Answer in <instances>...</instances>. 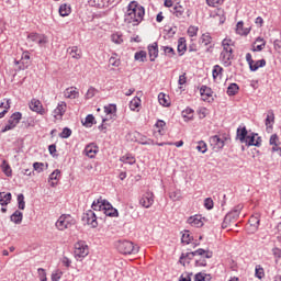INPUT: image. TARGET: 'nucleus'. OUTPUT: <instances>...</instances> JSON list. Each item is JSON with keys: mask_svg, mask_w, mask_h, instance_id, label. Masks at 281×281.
<instances>
[{"mask_svg": "<svg viewBox=\"0 0 281 281\" xmlns=\"http://www.w3.org/2000/svg\"><path fill=\"white\" fill-rule=\"evenodd\" d=\"M144 14L146 11L144 7L139 5L137 1H132L125 13V23H134V25H139L144 21Z\"/></svg>", "mask_w": 281, "mask_h": 281, "instance_id": "nucleus-1", "label": "nucleus"}, {"mask_svg": "<svg viewBox=\"0 0 281 281\" xmlns=\"http://www.w3.org/2000/svg\"><path fill=\"white\" fill-rule=\"evenodd\" d=\"M116 249L124 256H131L139 252V247L135 246L133 241L128 240H119L116 244Z\"/></svg>", "mask_w": 281, "mask_h": 281, "instance_id": "nucleus-2", "label": "nucleus"}, {"mask_svg": "<svg viewBox=\"0 0 281 281\" xmlns=\"http://www.w3.org/2000/svg\"><path fill=\"white\" fill-rule=\"evenodd\" d=\"M72 225H76V220L71 215H61L56 222V227L59 232H65V229H69Z\"/></svg>", "mask_w": 281, "mask_h": 281, "instance_id": "nucleus-3", "label": "nucleus"}, {"mask_svg": "<svg viewBox=\"0 0 281 281\" xmlns=\"http://www.w3.org/2000/svg\"><path fill=\"white\" fill-rule=\"evenodd\" d=\"M21 117H23V114H21V112H14L10 116L8 124L1 130V133H8V131L16 128V125L19 124V122H21Z\"/></svg>", "mask_w": 281, "mask_h": 281, "instance_id": "nucleus-4", "label": "nucleus"}, {"mask_svg": "<svg viewBox=\"0 0 281 281\" xmlns=\"http://www.w3.org/2000/svg\"><path fill=\"white\" fill-rule=\"evenodd\" d=\"M75 256L76 258H87L89 256V246L85 241H78L75 245Z\"/></svg>", "mask_w": 281, "mask_h": 281, "instance_id": "nucleus-5", "label": "nucleus"}, {"mask_svg": "<svg viewBox=\"0 0 281 281\" xmlns=\"http://www.w3.org/2000/svg\"><path fill=\"white\" fill-rule=\"evenodd\" d=\"M82 222L87 223V225H91V227H98V216H95V212L92 210L87 211L82 216Z\"/></svg>", "mask_w": 281, "mask_h": 281, "instance_id": "nucleus-6", "label": "nucleus"}, {"mask_svg": "<svg viewBox=\"0 0 281 281\" xmlns=\"http://www.w3.org/2000/svg\"><path fill=\"white\" fill-rule=\"evenodd\" d=\"M210 144L213 147V150L218 153V150H223L225 147V139L221 138L218 135H214L210 138Z\"/></svg>", "mask_w": 281, "mask_h": 281, "instance_id": "nucleus-7", "label": "nucleus"}, {"mask_svg": "<svg viewBox=\"0 0 281 281\" xmlns=\"http://www.w3.org/2000/svg\"><path fill=\"white\" fill-rule=\"evenodd\" d=\"M139 203L143 207H150L155 203V194H153V192H147L142 196Z\"/></svg>", "mask_w": 281, "mask_h": 281, "instance_id": "nucleus-8", "label": "nucleus"}, {"mask_svg": "<svg viewBox=\"0 0 281 281\" xmlns=\"http://www.w3.org/2000/svg\"><path fill=\"white\" fill-rule=\"evenodd\" d=\"M31 111L38 113L40 115H45V109H43V103L38 99H32L29 103Z\"/></svg>", "mask_w": 281, "mask_h": 281, "instance_id": "nucleus-9", "label": "nucleus"}, {"mask_svg": "<svg viewBox=\"0 0 281 281\" xmlns=\"http://www.w3.org/2000/svg\"><path fill=\"white\" fill-rule=\"evenodd\" d=\"M148 55L150 63H155V59L159 56V45L157 44V42L148 46Z\"/></svg>", "mask_w": 281, "mask_h": 281, "instance_id": "nucleus-10", "label": "nucleus"}, {"mask_svg": "<svg viewBox=\"0 0 281 281\" xmlns=\"http://www.w3.org/2000/svg\"><path fill=\"white\" fill-rule=\"evenodd\" d=\"M240 210H243V205L239 204L233 211L226 214V221H231V223L238 221V216H240Z\"/></svg>", "mask_w": 281, "mask_h": 281, "instance_id": "nucleus-11", "label": "nucleus"}, {"mask_svg": "<svg viewBox=\"0 0 281 281\" xmlns=\"http://www.w3.org/2000/svg\"><path fill=\"white\" fill-rule=\"evenodd\" d=\"M249 132L247 131L246 126H239L236 132V139L240 142V144H245Z\"/></svg>", "mask_w": 281, "mask_h": 281, "instance_id": "nucleus-12", "label": "nucleus"}, {"mask_svg": "<svg viewBox=\"0 0 281 281\" xmlns=\"http://www.w3.org/2000/svg\"><path fill=\"white\" fill-rule=\"evenodd\" d=\"M98 150H99V147L98 145H95V143L89 144L85 148V153L87 157H89L90 159H93V157L98 155Z\"/></svg>", "mask_w": 281, "mask_h": 281, "instance_id": "nucleus-13", "label": "nucleus"}, {"mask_svg": "<svg viewBox=\"0 0 281 281\" xmlns=\"http://www.w3.org/2000/svg\"><path fill=\"white\" fill-rule=\"evenodd\" d=\"M106 203H110L106 200L99 199L92 203V210L95 212H104L106 210Z\"/></svg>", "mask_w": 281, "mask_h": 281, "instance_id": "nucleus-14", "label": "nucleus"}, {"mask_svg": "<svg viewBox=\"0 0 281 281\" xmlns=\"http://www.w3.org/2000/svg\"><path fill=\"white\" fill-rule=\"evenodd\" d=\"M234 52H225L222 50L220 58L221 60L224 63L225 67H229V65H232V58H234Z\"/></svg>", "mask_w": 281, "mask_h": 281, "instance_id": "nucleus-15", "label": "nucleus"}, {"mask_svg": "<svg viewBox=\"0 0 281 281\" xmlns=\"http://www.w3.org/2000/svg\"><path fill=\"white\" fill-rule=\"evenodd\" d=\"M66 111H67V103L65 101H61L58 103L57 108L54 110V116L63 117Z\"/></svg>", "mask_w": 281, "mask_h": 281, "instance_id": "nucleus-16", "label": "nucleus"}, {"mask_svg": "<svg viewBox=\"0 0 281 281\" xmlns=\"http://www.w3.org/2000/svg\"><path fill=\"white\" fill-rule=\"evenodd\" d=\"M278 142H280V138L278 137V134H272L270 136V140H269L270 146H272V148H271L272 153H278V150H280Z\"/></svg>", "mask_w": 281, "mask_h": 281, "instance_id": "nucleus-17", "label": "nucleus"}, {"mask_svg": "<svg viewBox=\"0 0 281 281\" xmlns=\"http://www.w3.org/2000/svg\"><path fill=\"white\" fill-rule=\"evenodd\" d=\"M64 95L70 100H76V98L79 95V92L77 91V88L70 87L65 90Z\"/></svg>", "mask_w": 281, "mask_h": 281, "instance_id": "nucleus-18", "label": "nucleus"}, {"mask_svg": "<svg viewBox=\"0 0 281 281\" xmlns=\"http://www.w3.org/2000/svg\"><path fill=\"white\" fill-rule=\"evenodd\" d=\"M188 49V45L186 44V37H180L178 40V54L179 56H183L186 50Z\"/></svg>", "mask_w": 281, "mask_h": 281, "instance_id": "nucleus-19", "label": "nucleus"}, {"mask_svg": "<svg viewBox=\"0 0 281 281\" xmlns=\"http://www.w3.org/2000/svg\"><path fill=\"white\" fill-rule=\"evenodd\" d=\"M274 123H276V114H273V110H269L266 117V126L268 128H273Z\"/></svg>", "mask_w": 281, "mask_h": 281, "instance_id": "nucleus-20", "label": "nucleus"}, {"mask_svg": "<svg viewBox=\"0 0 281 281\" xmlns=\"http://www.w3.org/2000/svg\"><path fill=\"white\" fill-rule=\"evenodd\" d=\"M104 113L110 115V120H113V117H115V113H117V105L109 104L104 106Z\"/></svg>", "mask_w": 281, "mask_h": 281, "instance_id": "nucleus-21", "label": "nucleus"}, {"mask_svg": "<svg viewBox=\"0 0 281 281\" xmlns=\"http://www.w3.org/2000/svg\"><path fill=\"white\" fill-rule=\"evenodd\" d=\"M12 201V193L0 192V205L5 206Z\"/></svg>", "mask_w": 281, "mask_h": 281, "instance_id": "nucleus-22", "label": "nucleus"}, {"mask_svg": "<svg viewBox=\"0 0 281 281\" xmlns=\"http://www.w3.org/2000/svg\"><path fill=\"white\" fill-rule=\"evenodd\" d=\"M90 5H92L93 8H109V5H111L108 0H90L89 1Z\"/></svg>", "mask_w": 281, "mask_h": 281, "instance_id": "nucleus-23", "label": "nucleus"}, {"mask_svg": "<svg viewBox=\"0 0 281 281\" xmlns=\"http://www.w3.org/2000/svg\"><path fill=\"white\" fill-rule=\"evenodd\" d=\"M10 218L12 223H15V225H21V223H23V213L18 210L11 215Z\"/></svg>", "mask_w": 281, "mask_h": 281, "instance_id": "nucleus-24", "label": "nucleus"}, {"mask_svg": "<svg viewBox=\"0 0 281 281\" xmlns=\"http://www.w3.org/2000/svg\"><path fill=\"white\" fill-rule=\"evenodd\" d=\"M188 223L189 225H192V227H203V221L199 218V215L189 217Z\"/></svg>", "mask_w": 281, "mask_h": 281, "instance_id": "nucleus-25", "label": "nucleus"}, {"mask_svg": "<svg viewBox=\"0 0 281 281\" xmlns=\"http://www.w3.org/2000/svg\"><path fill=\"white\" fill-rule=\"evenodd\" d=\"M256 137H258V133H250L246 136L244 144L246 146H256Z\"/></svg>", "mask_w": 281, "mask_h": 281, "instance_id": "nucleus-26", "label": "nucleus"}, {"mask_svg": "<svg viewBox=\"0 0 281 281\" xmlns=\"http://www.w3.org/2000/svg\"><path fill=\"white\" fill-rule=\"evenodd\" d=\"M67 52L68 54H70V56H72V58H76L77 60H79V58H82L81 52L80 49H78V46L69 47Z\"/></svg>", "mask_w": 281, "mask_h": 281, "instance_id": "nucleus-27", "label": "nucleus"}, {"mask_svg": "<svg viewBox=\"0 0 281 281\" xmlns=\"http://www.w3.org/2000/svg\"><path fill=\"white\" fill-rule=\"evenodd\" d=\"M104 214L105 216H119L117 209H114L111 203H106Z\"/></svg>", "mask_w": 281, "mask_h": 281, "instance_id": "nucleus-28", "label": "nucleus"}, {"mask_svg": "<svg viewBox=\"0 0 281 281\" xmlns=\"http://www.w3.org/2000/svg\"><path fill=\"white\" fill-rule=\"evenodd\" d=\"M267 66V60L265 59H260L255 61L252 65H250L249 69L250 71H258V69H260V67H266Z\"/></svg>", "mask_w": 281, "mask_h": 281, "instance_id": "nucleus-29", "label": "nucleus"}, {"mask_svg": "<svg viewBox=\"0 0 281 281\" xmlns=\"http://www.w3.org/2000/svg\"><path fill=\"white\" fill-rule=\"evenodd\" d=\"M200 93L204 100H207V98H212V88L207 86H202L200 89Z\"/></svg>", "mask_w": 281, "mask_h": 281, "instance_id": "nucleus-30", "label": "nucleus"}, {"mask_svg": "<svg viewBox=\"0 0 281 281\" xmlns=\"http://www.w3.org/2000/svg\"><path fill=\"white\" fill-rule=\"evenodd\" d=\"M160 49H162L165 56H168V58H175V56L177 55L175 48L170 46H161Z\"/></svg>", "mask_w": 281, "mask_h": 281, "instance_id": "nucleus-31", "label": "nucleus"}, {"mask_svg": "<svg viewBox=\"0 0 281 281\" xmlns=\"http://www.w3.org/2000/svg\"><path fill=\"white\" fill-rule=\"evenodd\" d=\"M59 14L60 16H69V14H71V7H69V4H61L59 7Z\"/></svg>", "mask_w": 281, "mask_h": 281, "instance_id": "nucleus-32", "label": "nucleus"}, {"mask_svg": "<svg viewBox=\"0 0 281 281\" xmlns=\"http://www.w3.org/2000/svg\"><path fill=\"white\" fill-rule=\"evenodd\" d=\"M200 43H201V45H204L205 47H207V45H211L212 36L210 35V33L202 34V36L200 38Z\"/></svg>", "mask_w": 281, "mask_h": 281, "instance_id": "nucleus-33", "label": "nucleus"}, {"mask_svg": "<svg viewBox=\"0 0 281 281\" xmlns=\"http://www.w3.org/2000/svg\"><path fill=\"white\" fill-rule=\"evenodd\" d=\"M249 223H250L251 227H255L256 229H258V227L260 226V215L258 213L252 215L249 218Z\"/></svg>", "mask_w": 281, "mask_h": 281, "instance_id": "nucleus-34", "label": "nucleus"}, {"mask_svg": "<svg viewBox=\"0 0 281 281\" xmlns=\"http://www.w3.org/2000/svg\"><path fill=\"white\" fill-rule=\"evenodd\" d=\"M240 90V87L237 86V83H231L227 88V95H236L238 91Z\"/></svg>", "mask_w": 281, "mask_h": 281, "instance_id": "nucleus-35", "label": "nucleus"}, {"mask_svg": "<svg viewBox=\"0 0 281 281\" xmlns=\"http://www.w3.org/2000/svg\"><path fill=\"white\" fill-rule=\"evenodd\" d=\"M121 161L123 164H128L130 166H133L135 164L136 159H135V157H133V155L127 154V155L121 157Z\"/></svg>", "mask_w": 281, "mask_h": 281, "instance_id": "nucleus-36", "label": "nucleus"}, {"mask_svg": "<svg viewBox=\"0 0 281 281\" xmlns=\"http://www.w3.org/2000/svg\"><path fill=\"white\" fill-rule=\"evenodd\" d=\"M209 278V280H212V274H207L205 272H198L194 276V281H205Z\"/></svg>", "mask_w": 281, "mask_h": 281, "instance_id": "nucleus-37", "label": "nucleus"}, {"mask_svg": "<svg viewBox=\"0 0 281 281\" xmlns=\"http://www.w3.org/2000/svg\"><path fill=\"white\" fill-rule=\"evenodd\" d=\"M186 12V8H183L182 5L178 4L173 8V14L175 16H177L178 19H181V16H183Z\"/></svg>", "mask_w": 281, "mask_h": 281, "instance_id": "nucleus-38", "label": "nucleus"}, {"mask_svg": "<svg viewBox=\"0 0 281 281\" xmlns=\"http://www.w3.org/2000/svg\"><path fill=\"white\" fill-rule=\"evenodd\" d=\"M146 57H147L146 50L137 52L134 55L135 60H139V63H146Z\"/></svg>", "mask_w": 281, "mask_h": 281, "instance_id": "nucleus-39", "label": "nucleus"}, {"mask_svg": "<svg viewBox=\"0 0 281 281\" xmlns=\"http://www.w3.org/2000/svg\"><path fill=\"white\" fill-rule=\"evenodd\" d=\"M158 102L162 106H170V102L168 101V97H166V94H164L162 92H160L158 94Z\"/></svg>", "mask_w": 281, "mask_h": 281, "instance_id": "nucleus-40", "label": "nucleus"}, {"mask_svg": "<svg viewBox=\"0 0 281 281\" xmlns=\"http://www.w3.org/2000/svg\"><path fill=\"white\" fill-rule=\"evenodd\" d=\"M212 74H213L214 80H216V78H218V76H220V78H222L223 77V67H221L218 65H215L213 67V72Z\"/></svg>", "mask_w": 281, "mask_h": 281, "instance_id": "nucleus-41", "label": "nucleus"}, {"mask_svg": "<svg viewBox=\"0 0 281 281\" xmlns=\"http://www.w3.org/2000/svg\"><path fill=\"white\" fill-rule=\"evenodd\" d=\"M94 122H95V116H93V114H88L86 116V121L83 123V126H87L88 128H91L93 126Z\"/></svg>", "mask_w": 281, "mask_h": 281, "instance_id": "nucleus-42", "label": "nucleus"}, {"mask_svg": "<svg viewBox=\"0 0 281 281\" xmlns=\"http://www.w3.org/2000/svg\"><path fill=\"white\" fill-rule=\"evenodd\" d=\"M195 256H204V258H212V251L199 248L198 250L193 251Z\"/></svg>", "mask_w": 281, "mask_h": 281, "instance_id": "nucleus-43", "label": "nucleus"}, {"mask_svg": "<svg viewBox=\"0 0 281 281\" xmlns=\"http://www.w3.org/2000/svg\"><path fill=\"white\" fill-rule=\"evenodd\" d=\"M195 148L199 153H202V154L207 153V144H205V142L203 140L198 142V145Z\"/></svg>", "mask_w": 281, "mask_h": 281, "instance_id": "nucleus-44", "label": "nucleus"}, {"mask_svg": "<svg viewBox=\"0 0 281 281\" xmlns=\"http://www.w3.org/2000/svg\"><path fill=\"white\" fill-rule=\"evenodd\" d=\"M18 207L19 210H25V195L23 193L18 195Z\"/></svg>", "mask_w": 281, "mask_h": 281, "instance_id": "nucleus-45", "label": "nucleus"}, {"mask_svg": "<svg viewBox=\"0 0 281 281\" xmlns=\"http://www.w3.org/2000/svg\"><path fill=\"white\" fill-rule=\"evenodd\" d=\"M10 109V101H7V103H1L0 104V117H3L5 113H8Z\"/></svg>", "mask_w": 281, "mask_h": 281, "instance_id": "nucleus-46", "label": "nucleus"}, {"mask_svg": "<svg viewBox=\"0 0 281 281\" xmlns=\"http://www.w3.org/2000/svg\"><path fill=\"white\" fill-rule=\"evenodd\" d=\"M194 256H195L194 251L182 252L180 256V262H183V260H192L194 258Z\"/></svg>", "mask_w": 281, "mask_h": 281, "instance_id": "nucleus-47", "label": "nucleus"}, {"mask_svg": "<svg viewBox=\"0 0 281 281\" xmlns=\"http://www.w3.org/2000/svg\"><path fill=\"white\" fill-rule=\"evenodd\" d=\"M169 199H171V201H180L181 200V191L180 190L171 191L169 193Z\"/></svg>", "mask_w": 281, "mask_h": 281, "instance_id": "nucleus-48", "label": "nucleus"}, {"mask_svg": "<svg viewBox=\"0 0 281 281\" xmlns=\"http://www.w3.org/2000/svg\"><path fill=\"white\" fill-rule=\"evenodd\" d=\"M255 276L258 278V280H262V278H265V269L260 266H257L255 269Z\"/></svg>", "mask_w": 281, "mask_h": 281, "instance_id": "nucleus-49", "label": "nucleus"}, {"mask_svg": "<svg viewBox=\"0 0 281 281\" xmlns=\"http://www.w3.org/2000/svg\"><path fill=\"white\" fill-rule=\"evenodd\" d=\"M59 137H61V139H68V137H71V128L65 127L59 134Z\"/></svg>", "mask_w": 281, "mask_h": 281, "instance_id": "nucleus-50", "label": "nucleus"}, {"mask_svg": "<svg viewBox=\"0 0 281 281\" xmlns=\"http://www.w3.org/2000/svg\"><path fill=\"white\" fill-rule=\"evenodd\" d=\"M112 42L116 45H122L124 43V40L122 38V35L119 33L112 34Z\"/></svg>", "mask_w": 281, "mask_h": 281, "instance_id": "nucleus-51", "label": "nucleus"}, {"mask_svg": "<svg viewBox=\"0 0 281 281\" xmlns=\"http://www.w3.org/2000/svg\"><path fill=\"white\" fill-rule=\"evenodd\" d=\"M192 241V236H190V231H186V233L182 235L181 243H186V245H190Z\"/></svg>", "mask_w": 281, "mask_h": 281, "instance_id": "nucleus-52", "label": "nucleus"}, {"mask_svg": "<svg viewBox=\"0 0 281 281\" xmlns=\"http://www.w3.org/2000/svg\"><path fill=\"white\" fill-rule=\"evenodd\" d=\"M182 115H183V117H187L188 120H192V117L194 115V110H192L191 108H187L184 111H182Z\"/></svg>", "mask_w": 281, "mask_h": 281, "instance_id": "nucleus-53", "label": "nucleus"}, {"mask_svg": "<svg viewBox=\"0 0 281 281\" xmlns=\"http://www.w3.org/2000/svg\"><path fill=\"white\" fill-rule=\"evenodd\" d=\"M48 42L49 41L47 40L46 35L40 34V37L37 40V45H40V47L47 45Z\"/></svg>", "mask_w": 281, "mask_h": 281, "instance_id": "nucleus-54", "label": "nucleus"}, {"mask_svg": "<svg viewBox=\"0 0 281 281\" xmlns=\"http://www.w3.org/2000/svg\"><path fill=\"white\" fill-rule=\"evenodd\" d=\"M58 177H60V170L56 169L49 175L48 181H58Z\"/></svg>", "mask_w": 281, "mask_h": 281, "instance_id": "nucleus-55", "label": "nucleus"}, {"mask_svg": "<svg viewBox=\"0 0 281 281\" xmlns=\"http://www.w3.org/2000/svg\"><path fill=\"white\" fill-rule=\"evenodd\" d=\"M2 170L7 177H12V168L5 161H3Z\"/></svg>", "mask_w": 281, "mask_h": 281, "instance_id": "nucleus-56", "label": "nucleus"}, {"mask_svg": "<svg viewBox=\"0 0 281 281\" xmlns=\"http://www.w3.org/2000/svg\"><path fill=\"white\" fill-rule=\"evenodd\" d=\"M204 207L206 210H213L214 209V201L212 200V198H206L204 200Z\"/></svg>", "mask_w": 281, "mask_h": 281, "instance_id": "nucleus-57", "label": "nucleus"}, {"mask_svg": "<svg viewBox=\"0 0 281 281\" xmlns=\"http://www.w3.org/2000/svg\"><path fill=\"white\" fill-rule=\"evenodd\" d=\"M37 273L41 281H47V273L45 272V269H37Z\"/></svg>", "mask_w": 281, "mask_h": 281, "instance_id": "nucleus-58", "label": "nucleus"}, {"mask_svg": "<svg viewBox=\"0 0 281 281\" xmlns=\"http://www.w3.org/2000/svg\"><path fill=\"white\" fill-rule=\"evenodd\" d=\"M198 32H199V27L196 26H189L188 29V34L191 38L196 36Z\"/></svg>", "mask_w": 281, "mask_h": 281, "instance_id": "nucleus-59", "label": "nucleus"}, {"mask_svg": "<svg viewBox=\"0 0 281 281\" xmlns=\"http://www.w3.org/2000/svg\"><path fill=\"white\" fill-rule=\"evenodd\" d=\"M43 168H45V164L43 162L33 164V170H35L36 172H43Z\"/></svg>", "mask_w": 281, "mask_h": 281, "instance_id": "nucleus-60", "label": "nucleus"}, {"mask_svg": "<svg viewBox=\"0 0 281 281\" xmlns=\"http://www.w3.org/2000/svg\"><path fill=\"white\" fill-rule=\"evenodd\" d=\"M95 88L90 87L86 93V99L87 100H91V98H93L95 95Z\"/></svg>", "mask_w": 281, "mask_h": 281, "instance_id": "nucleus-61", "label": "nucleus"}, {"mask_svg": "<svg viewBox=\"0 0 281 281\" xmlns=\"http://www.w3.org/2000/svg\"><path fill=\"white\" fill-rule=\"evenodd\" d=\"M41 37V34L38 33H31L29 34L27 38L32 41V43H38V38Z\"/></svg>", "mask_w": 281, "mask_h": 281, "instance_id": "nucleus-62", "label": "nucleus"}, {"mask_svg": "<svg viewBox=\"0 0 281 281\" xmlns=\"http://www.w3.org/2000/svg\"><path fill=\"white\" fill-rule=\"evenodd\" d=\"M109 63H110V65H112V67H120V65H121L120 59H117V58H115V57H111V58L109 59Z\"/></svg>", "mask_w": 281, "mask_h": 281, "instance_id": "nucleus-63", "label": "nucleus"}, {"mask_svg": "<svg viewBox=\"0 0 281 281\" xmlns=\"http://www.w3.org/2000/svg\"><path fill=\"white\" fill-rule=\"evenodd\" d=\"M63 278V272L61 271H56L52 274V281H58Z\"/></svg>", "mask_w": 281, "mask_h": 281, "instance_id": "nucleus-64", "label": "nucleus"}]
</instances>
